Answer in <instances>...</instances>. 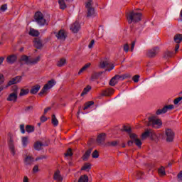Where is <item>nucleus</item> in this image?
<instances>
[{"mask_svg":"<svg viewBox=\"0 0 182 182\" xmlns=\"http://www.w3.org/2000/svg\"><path fill=\"white\" fill-rule=\"evenodd\" d=\"M173 55L174 53L167 50L164 53V59H168V58H173Z\"/></svg>","mask_w":182,"mask_h":182,"instance_id":"cd10ccee","label":"nucleus"},{"mask_svg":"<svg viewBox=\"0 0 182 182\" xmlns=\"http://www.w3.org/2000/svg\"><path fill=\"white\" fill-rule=\"evenodd\" d=\"M144 176V173L142 171H138L136 172V177L138 179L143 178V176Z\"/></svg>","mask_w":182,"mask_h":182,"instance_id":"8fccbe9b","label":"nucleus"},{"mask_svg":"<svg viewBox=\"0 0 182 182\" xmlns=\"http://www.w3.org/2000/svg\"><path fill=\"white\" fill-rule=\"evenodd\" d=\"M26 132H27V133H33V132H35V127L33 125H26Z\"/></svg>","mask_w":182,"mask_h":182,"instance_id":"2f4dec72","label":"nucleus"},{"mask_svg":"<svg viewBox=\"0 0 182 182\" xmlns=\"http://www.w3.org/2000/svg\"><path fill=\"white\" fill-rule=\"evenodd\" d=\"M129 44L126 43L124 45V51L127 53L129 52Z\"/></svg>","mask_w":182,"mask_h":182,"instance_id":"13d9d810","label":"nucleus"},{"mask_svg":"<svg viewBox=\"0 0 182 182\" xmlns=\"http://www.w3.org/2000/svg\"><path fill=\"white\" fill-rule=\"evenodd\" d=\"M41 60V56H37L33 60H30V65H36Z\"/></svg>","mask_w":182,"mask_h":182,"instance_id":"79ce46f5","label":"nucleus"},{"mask_svg":"<svg viewBox=\"0 0 182 182\" xmlns=\"http://www.w3.org/2000/svg\"><path fill=\"white\" fill-rule=\"evenodd\" d=\"M158 173H159V176H161V177L166 176V168H164V166H161L158 169Z\"/></svg>","mask_w":182,"mask_h":182,"instance_id":"473e14b6","label":"nucleus"},{"mask_svg":"<svg viewBox=\"0 0 182 182\" xmlns=\"http://www.w3.org/2000/svg\"><path fill=\"white\" fill-rule=\"evenodd\" d=\"M28 93H29L28 90L21 89L19 96H25V95H28Z\"/></svg>","mask_w":182,"mask_h":182,"instance_id":"49530a36","label":"nucleus"},{"mask_svg":"<svg viewBox=\"0 0 182 182\" xmlns=\"http://www.w3.org/2000/svg\"><path fill=\"white\" fill-rule=\"evenodd\" d=\"M115 78L119 82V80L123 81L124 79H130L132 77V75L130 74H123V75H114Z\"/></svg>","mask_w":182,"mask_h":182,"instance_id":"dca6fc26","label":"nucleus"},{"mask_svg":"<svg viewBox=\"0 0 182 182\" xmlns=\"http://www.w3.org/2000/svg\"><path fill=\"white\" fill-rule=\"evenodd\" d=\"M135 45H136V41H132L131 44V52H133V50H134Z\"/></svg>","mask_w":182,"mask_h":182,"instance_id":"e2e57ef3","label":"nucleus"},{"mask_svg":"<svg viewBox=\"0 0 182 182\" xmlns=\"http://www.w3.org/2000/svg\"><path fill=\"white\" fill-rule=\"evenodd\" d=\"M92 159H99V151L95 150L92 154Z\"/></svg>","mask_w":182,"mask_h":182,"instance_id":"09e8293b","label":"nucleus"},{"mask_svg":"<svg viewBox=\"0 0 182 182\" xmlns=\"http://www.w3.org/2000/svg\"><path fill=\"white\" fill-rule=\"evenodd\" d=\"M100 75H102V73H95L93 74L92 77L94 79H97Z\"/></svg>","mask_w":182,"mask_h":182,"instance_id":"052dcab7","label":"nucleus"},{"mask_svg":"<svg viewBox=\"0 0 182 182\" xmlns=\"http://www.w3.org/2000/svg\"><path fill=\"white\" fill-rule=\"evenodd\" d=\"M28 136H23L21 139V141H22V145L24 147H26V146H28V143H29V140H28Z\"/></svg>","mask_w":182,"mask_h":182,"instance_id":"e433bc0d","label":"nucleus"},{"mask_svg":"<svg viewBox=\"0 0 182 182\" xmlns=\"http://www.w3.org/2000/svg\"><path fill=\"white\" fill-rule=\"evenodd\" d=\"M35 22L39 25V26H45V25H48V23L46 22V19L43 17V14L41 11L36 12L34 15Z\"/></svg>","mask_w":182,"mask_h":182,"instance_id":"7ed1b4c3","label":"nucleus"},{"mask_svg":"<svg viewBox=\"0 0 182 182\" xmlns=\"http://www.w3.org/2000/svg\"><path fill=\"white\" fill-rule=\"evenodd\" d=\"M90 168H92V165L90 163H86L81 168V170H82V171H87V170H90Z\"/></svg>","mask_w":182,"mask_h":182,"instance_id":"37998d69","label":"nucleus"},{"mask_svg":"<svg viewBox=\"0 0 182 182\" xmlns=\"http://www.w3.org/2000/svg\"><path fill=\"white\" fill-rule=\"evenodd\" d=\"M120 143V141L117 140V141H108L105 144V146L107 147H116L117 144Z\"/></svg>","mask_w":182,"mask_h":182,"instance_id":"393cba45","label":"nucleus"},{"mask_svg":"<svg viewBox=\"0 0 182 182\" xmlns=\"http://www.w3.org/2000/svg\"><path fill=\"white\" fill-rule=\"evenodd\" d=\"M139 79H140V75H135L132 77V80H133V82H134L135 83H137V82H139Z\"/></svg>","mask_w":182,"mask_h":182,"instance_id":"603ef678","label":"nucleus"},{"mask_svg":"<svg viewBox=\"0 0 182 182\" xmlns=\"http://www.w3.org/2000/svg\"><path fill=\"white\" fill-rule=\"evenodd\" d=\"M93 0H87L85 8L87 9V18H90L95 15V9L92 7Z\"/></svg>","mask_w":182,"mask_h":182,"instance_id":"39448f33","label":"nucleus"},{"mask_svg":"<svg viewBox=\"0 0 182 182\" xmlns=\"http://www.w3.org/2000/svg\"><path fill=\"white\" fill-rule=\"evenodd\" d=\"M159 52H160V48L159 47H155L146 52V56H148V58H156L159 54Z\"/></svg>","mask_w":182,"mask_h":182,"instance_id":"9b49d317","label":"nucleus"},{"mask_svg":"<svg viewBox=\"0 0 182 182\" xmlns=\"http://www.w3.org/2000/svg\"><path fill=\"white\" fill-rule=\"evenodd\" d=\"M6 9H8V4H3L0 8V11H1V12H5Z\"/></svg>","mask_w":182,"mask_h":182,"instance_id":"3c124183","label":"nucleus"},{"mask_svg":"<svg viewBox=\"0 0 182 182\" xmlns=\"http://www.w3.org/2000/svg\"><path fill=\"white\" fill-rule=\"evenodd\" d=\"M33 158L32 156H27L24 160V164L26 166H31L33 164Z\"/></svg>","mask_w":182,"mask_h":182,"instance_id":"b1692460","label":"nucleus"},{"mask_svg":"<svg viewBox=\"0 0 182 182\" xmlns=\"http://www.w3.org/2000/svg\"><path fill=\"white\" fill-rule=\"evenodd\" d=\"M106 140V134L102 133L97 137V143L98 144H103L105 143V141Z\"/></svg>","mask_w":182,"mask_h":182,"instance_id":"a211bd4d","label":"nucleus"},{"mask_svg":"<svg viewBox=\"0 0 182 182\" xmlns=\"http://www.w3.org/2000/svg\"><path fill=\"white\" fill-rule=\"evenodd\" d=\"M94 45H95V40H92L88 45L89 49H92V48H93Z\"/></svg>","mask_w":182,"mask_h":182,"instance_id":"bf43d9fd","label":"nucleus"},{"mask_svg":"<svg viewBox=\"0 0 182 182\" xmlns=\"http://www.w3.org/2000/svg\"><path fill=\"white\" fill-rule=\"evenodd\" d=\"M13 92L7 97L8 102H16L18 100V87L16 86L12 87Z\"/></svg>","mask_w":182,"mask_h":182,"instance_id":"0eeeda50","label":"nucleus"},{"mask_svg":"<svg viewBox=\"0 0 182 182\" xmlns=\"http://www.w3.org/2000/svg\"><path fill=\"white\" fill-rule=\"evenodd\" d=\"M56 85V82H55V80H50L48 82V83H46L43 87L42 88V90H41V92L38 93L39 96H42V95H45V93L46 92H48V90H49V89H52V87Z\"/></svg>","mask_w":182,"mask_h":182,"instance_id":"423d86ee","label":"nucleus"},{"mask_svg":"<svg viewBox=\"0 0 182 182\" xmlns=\"http://www.w3.org/2000/svg\"><path fill=\"white\" fill-rule=\"evenodd\" d=\"M165 134L166 136V141L168 143H171L174 141V132L171 129H166L165 130Z\"/></svg>","mask_w":182,"mask_h":182,"instance_id":"9d476101","label":"nucleus"},{"mask_svg":"<svg viewBox=\"0 0 182 182\" xmlns=\"http://www.w3.org/2000/svg\"><path fill=\"white\" fill-rule=\"evenodd\" d=\"M78 182H89V176L87 175H82L79 178Z\"/></svg>","mask_w":182,"mask_h":182,"instance_id":"72a5a7b5","label":"nucleus"},{"mask_svg":"<svg viewBox=\"0 0 182 182\" xmlns=\"http://www.w3.org/2000/svg\"><path fill=\"white\" fill-rule=\"evenodd\" d=\"M58 4L60 5V9H66V3H65V0H58Z\"/></svg>","mask_w":182,"mask_h":182,"instance_id":"ea45409f","label":"nucleus"},{"mask_svg":"<svg viewBox=\"0 0 182 182\" xmlns=\"http://www.w3.org/2000/svg\"><path fill=\"white\" fill-rule=\"evenodd\" d=\"M109 61L105 60V61H102L100 64V68H101V69H105V68L109 66Z\"/></svg>","mask_w":182,"mask_h":182,"instance_id":"a18cd8bd","label":"nucleus"},{"mask_svg":"<svg viewBox=\"0 0 182 182\" xmlns=\"http://www.w3.org/2000/svg\"><path fill=\"white\" fill-rule=\"evenodd\" d=\"M114 93V89L113 88H107L106 90H102L101 93V96H112Z\"/></svg>","mask_w":182,"mask_h":182,"instance_id":"f3484780","label":"nucleus"},{"mask_svg":"<svg viewBox=\"0 0 182 182\" xmlns=\"http://www.w3.org/2000/svg\"><path fill=\"white\" fill-rule=\"evenodd\" d=\"M9 138L8 139V146L9 149L12 154L15 156L16 154V151H15V143L14 142V138L11 134H9Z\"/></svg>","mask_w":182,"mask_h":182,"instance_id":"6e6552de","label":"nucleus"},{"mask_svg":"<svg viewBox=\"0 0 182 182\" xmlns=\"http://www.w3.org/2000/svg\"><path fill=\"white\" fill-rule=\"evenodd\" d=\"M43 146V144H42L41 141H36L34 144V149L35 150H37L38 151H39V150L42 149Z\"/></svg>","mask_w":182,"mask_h":182,"instance_id":"c85d7f7f","label":"nucleus"},{"mask_svg":"<svg viewBox=\"0 0 182 182\" xmlns=\"http://www.w3.org/2000/svg\"><path fill=\"white\" fill-rule=\"evenodd\" d=\"M20 62H25L26 65H31V60L28 55H23L20 58Z\"/></svg>","mask_w":182,"mask_h":182,"instance_id":"a878e982","label":"nucleus"},{"mask_svg":"<svg viewBox=\"0 0 182 182\" xmlns=\"http://www.w3.org/2000/svg\"><path fill=\"white\" fill-rule=\"evenodd\" d=\"M16 59H18V57L16 55H9L6 58L7 63H9L10 65H12L16 62Z\"/></svg>","mask_w":182,"mask_h":182,"instance_id":"6ab92c4d","label":"nucleus"},{"mask_svg":"<svg viewBox=\"0 0 182 182\" xmlns=\"http://www.w3.org/2000/svg\"><path fill=\"white\" fill-rule=\"evenodd\" d=\"M92 64L90 63H86L78 72V75H80L81 73H83V72H85V70H86L87 69H89V68H90V65Z\"/></svg>","mask_w":182,"mask_h":182,"instance_id":"bb28decb","label":"nucleus"},{"mask_svg":"<svg viewBox=\"0 0 182 182\" xmlns=\"http://www.w3.org/2000/svg\"><path fill=\"white\" fill-rule=\"evenodd\" d=\"M90 90H92V87L90 85H87L82 90V92L81 93V96H85V95H87V93H89V92H90Z\"/></svg>","mask_w":182,"mask_h":182,"instance_id":"c756f323","label":"nucleus"},{"mask_svg":"<svg viewBox=\"0 0 182 182\" xmlns=\"http://www.w3.org/2000/svg\"><path fill=\"white\" fill-rule=\"evenodd\" d=\"M123 132H126L127 133H128L130 136V134H134L133 133H132V128H130V127L124 125L123 127Z\"/></svg>","mask_w":182,"mask_h":182,"instance_id":"c03bdc74","label":"nucleus"},{"mask_svg":"<svg viewBox=\"0 0 182 182\" xmlns=\"http://www.w3.org/2000/svg\"><path fill=\"white\" fill-rule=\"evenodd\" d=\"M54 180H56L58 182L63 181V178L60 175V171L59 170L56 171L53 176Z\"/></svg>","mask_w":182,"mask_h":182,"instance_id":"412c9836","label":"nucleus"},{"mask_svg":"<svg viewBox=\"0 0 182 182\" xmlns=\"http://www.w3.org/2000/svg\"><path fill=\"white\" fill-rule=\"evenodd\" d=\"M41 90V85H36L34 86H33L30 90V93L31 95H36V93H38L39 92V90Z\"/></svg>","mask_w":182,"mask_h":182,"instance_id":"5701e85b","label":"nucleus"},{"mask_svg":"<svg viewBox=\"0 0 182 182\" xmlns=\"http://www.w3.org/2000/svg\"><path fill=\"white\" fill-rule=\"evenodd\" d=\"M174 109V105H169L164 106L162 109H159L156 112V116H160V114H164L165 113H167L168 110H173Z\"/></svg>","mask_w":182,"mask_h":182,"instance_id":"1a4fd4ad","label":"nucleus"},{"mask_svg":"<svg viewBox=\"0 0 182 182\" xmlns=\"http://www.w3.org/2000/svg\"><path fill=\"white\" fill-rule=\"evenodd\" d=\"M5 82V77H4V75L0 73V85H2Z\"/></svg>","mask_w":182,"mask_h":182,"instance_id":"4d7b16f0","label":"nucleus"},{"mask_svg":"<svg viewBox=\"0 0 182 182\" xmlns=\"http://www.w3.org/2000/svg\"><path fill=\"white\" fill-rule=\"evenodd\" d=\"M149 132H151L149 134V137H151V139H154V137H156V132H154L152 129H149Z\"/></svg>","mask_w":182,"mask_h":182,"instance_id":"5fc2aeb1","label":"nucleus"},{"mask_svg":"<svg viewBox=\"0 0 182 182\" xmlns=\"http://www.w3.org/2000/svg\"><path fill=\"white\" fill-rule=\"evenodd\" d=\"M34 42V46L36 48V49H41L42 46V40L39 38H36L33 41Z\"/></svg>","mask_w":182,"mask_h":182,"instance_id":"aec40b11","label":"nucleus"},{"mask_svg":"<svg viewBox=\"0 0 182 182\" xmlns=\"http://www.w3.org/2000/svg\"><path fill=\"white\" fill-rule=\"evenodd\" d=\"M51 109H52V107H50L46 108L44 109V114H46L48 113V110H50Z\"/></svg>","mask_w":182,"mask_h":182,"instance_id":"774afa93","label":"nucleus"},{"mask_svg":"<svg viewBox=\"0 0 182 182\" xmlns=\"http://www.w3.org/2000/svg\"><path fill=\"white\" fill-rule=\"evenodd\" d=\"M174 42L177 43L175 46V53L180 49V45L178 43H181L182 42V34H176L173 38Z\"/></svg>","mask_w":182,"mask_h":182,"instance_id":"f8f14e48","label":"nucleus"},{"mask_svg":"<svg viewBox=\"0 0 182 182\" xmlns=\"http://www.w3.org/2000/svg\"><path fill=\"white\" fill-rule=\"evenodd\" d=\"M127 18L128 23H132V22H134V23H137V22L141 21V14L132 11L127 14Z\"/></svg>","mask_w":182,"mask_h":182,"instance_id":"f257e3e1","label":"nucleus"},{"mask_svg":"<svg viewBox=\"0 0 182 182\" xmlns=\"http://www.w3.org/2000/svg\"><path fill=\"white\" fill-rule=\"evenodd\" d=\"M55 36L58 39H60V41H65L66 38H68V34H66V31L64 30H60L58 33L55 34Z\"/></svg>","mask_w":182,"mask_h":182,"instance_id":"4468645a","label":"nucleus"},{"mask_svg":"<svg viewBox=\"0 0 182 182\" xmlns=\"http://www.w3.org/2000/svg\"><path fill=\"white\" fill-rule=\"evenodd\" d=\"M46 120H48V118H46V117L42 116V117H41V121L43 123H45V122H46Z\"/></svg>","mask_w":182,"mask_h":182,"instance_id":"338daca9","label":"nucleus"},{"mask_svg":"<svg viewBox=\"0 0 182 182\" xmlns=\"http://www.w3.org/2000/svg\"><path fill=\"white\" fill-rule=\"evenodd\" d=\"M38 170H39V166H38V165H36V166L33 167V173H38Z\"/></svg>","mask_w":182,"mask_h":182,"instance_id":"0e129e2a","label":"nucleus"},{"mask_svg":"<svg viewBox=\"0 0 182 182\" xmlns=\"http://www.w3.org/2000/svg\"><path fill=\"white\" fill-rule=\"evenodd\" d=\"M28 34L31 36H39V31L33 29V28H31L29 32H28Z\"/></svg>","mask_w":182,"mask_h":182,"instance_id":"f704fd0d","label":"nucleus"},{"mask_svg":"<svg viewBox=\"0 0 182 182\" xmlns=\"http://www.w3.org/2000/svg\"><path fill=\"white\" fill-rule=\"evenodd\" d=\"M65 157H72L73 156V153H72V149L69 148L67 152L65 154Z\"/></svg>","mask_w":182,"mask_h":182,"instance_id":"de8ad7c7","label":"nucleus"},{"mask_svg":"<svg viewBox=\"0 0 182 182\" xmlns=\"http://www.w3.org/2000/svg\"><path fill=\"white\" fill-rule=\"evenodd\" d=\"M177 177L181 181H182V171H180V173H178Z\"/></svg>","mask_w":182,"mask_h":182,"instance_id":"69168bd1","label":"nucleus"},{"mask_svg":"<svg viewBox=\"0 0 182 182\" xmlns=\"http://www.w3.org/2000/svg\"><path fill=\"white\" fill-rule=\"evenodd\" d=\"M95 105V102L93 101H89L85 103V107H83V110H87V109H89L90 106H93Z\"/></svg>","mask_w":182,"mask_h":182,"instance_id":"4c0bfd02","label":"nucleus"},{"mask_svg":"<svg viewBox=\"0 0 182 182\" xmlns=\"http://www.w3.org/2000/svg\"><path fill=\"white\" fill-rule=\"evenodd\" d=\"M147 126H150L151 127H154V129H160L163 122L161 119H157L156 116H152L148 119Z\"/></svg>","mask_w":182,"mask_h":182,"instance_id":"f03ea898","label":"nucleus"},{"mask_svg":"<svg viewBox=\"0 0 182 182\" xmlns=\"http://www.w3.org/2000/svg\"><path fill=\"white\" fill-rule=\"evenodd\" d=\"M31 110H33V106L26 107L25 112H31Z\"/></svg>","mask_w":182,"mask_h":182,"instance_id":"680f3d73","label":"nucleus"},{"mask_svg":"<svg viewBox=\"0 0 182 182\" xmlns=\"http://www.w3.org/2000/svg\"><path fill=\"white\" fill-rule=\"evenodd\" d=\"M129 137L131 139L130 141H128V146H133L134 143L137 147H141V141L139 139V136L136 134H130Z\"/></svg>","mask_w":182,"mask_h":182,"instance_id":"20e7f679","label":"nucleus"},{"mask_svg":"<svg viewBox=\"0 0 182 182\" xmlns=\"http://www.w3.org/2000/svg\"><path fill=\"white\" fill-rule=\"evenodd\" d=\"M92 150H93V149L90 148L88 150H87L85 151V153L82 156V160L84 161H87V160H89V157H90V154H92Z\"/></svg>","mask_w":182,"mask_h":182,"instance_id":"4be33fe9","label":"nucleus"},{"mask_svg":"<svg viewBox=\"0 0 182 182\" xmlns=\"http://www.w3.org/2000/svg\"><path fill=\"white\" fill-rule=\"evenodd\" d=\"M181 100H182V97H177L176 99H175L173 100V103H174V105H178V103H180V102H181Z\"/></svg>","mask_w":182,"mask_h":182,"instance_id":"864d4df0","label":"nucleus"},{"mask_svg":"<svg viewBox=\"0 0 182 182\" xmlns=\"http://www.w3.org/2000/svg\"><path fill=\"white\" fill-rule=\"evenodd\" d=\"M119 83V81H117L115 76H114L110 80H109V86H116L117 84Z\"/></svg>","mask_w":182,"mask_h":182,"instance_id":"c9c22d12","label":"nucleus"},{"mask_svg":"<svg viewBox=\"0 0 182 182\" xmlns=\"http://www.w3.org/2000/svg\"><path fill=\"white\" fill-rule=\"evenodd\" d=\"M21 80H22V76H16L8 82L6 87H9V86H12V85H16V83H19Z\"/></svg>","mask_w":182,"mask_h":182,"instance_id":"ddd939ff","label":"nucleus"},{"mask_svg":"<svg viewBox=\"0 0 182 182\" xmlns=\"http://www.w3.org/2000/svg\"><path fill=\"white\" fill-rule=\"evenodd\" d=\"M20 131H21V133H22V134H25V124H21L20 125Z\"/></svg>","mask_w":182,"mask_h":182,"instance_id":"6e6d98bb","label":"nucleus"},{"mask_svg":"<svg viewBox=\"0 0 182 182\" xmlns=\"http://www.w3.org/2000/svg\"><path fill=\"white\" fill-rule=\"evenodd\" d=\"M150 129L149 130H146L145 132H144L142 134H141V139L142 140H144L146 139H147V137H150Z\"/></svg>","mask_w":182,"mask_h":182,"instance_id":"a19ab883","label":"nucleus"},{"mask_svg":"<svg viewBox=\"0 0 182 182\" xmlns=\"http://www.w3.org/2000/svg\"><path fill=\"white\" fill-rule=\"evenodd\" d=\"M80 29V24H79V22L77 21H75L70 27V31H72L73 33H77Z\"/></svg>","mask_w":182,"mask_h":182,"instance_id":"2eb2a0df","label":"nucleus"},{"mask_svg":"<svg viewBox=\"0 0 182 182\" xmlns=\"http://www.w3.org/2000/svg\"><path fill=\"white\" fill-rule=\"evenodd\" d=\"M52 124L55 127L59 124V121L56 119V115L55 114L52 115Z\"/></svg>","mask_w":182,"mask_h":182,"instance_id":"58836bf2","label":"nucleus"},{"mask_svg":"<svg viewBox=\"0 0 182 182\" xmlns=\"http://www.w3.org/2000/svg\"><path fill=\"white\" fill-rule=\"evenodd\" d=\"M57 66L58 68H62L64 65H66V59L61 58L57 62Z\"/></svg>","mask_w":182,"mask_h":182,"instance_id":"7c9ffc66","label":"nucleus"}]
</instances>
